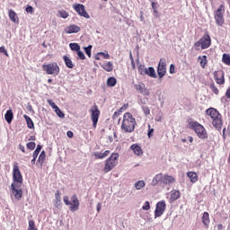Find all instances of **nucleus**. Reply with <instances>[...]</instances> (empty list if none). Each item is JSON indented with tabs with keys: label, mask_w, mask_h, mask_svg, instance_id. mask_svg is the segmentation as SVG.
Wrapping results in <instances>:
<instances>
[{
	"label": "nucleus",
	"mask_w": 230,
	"mask_h": 230,
	"mask_svg": "<svg viewBox=\"0 0 230 230\" xmlns=\"http://www.w3.org/2000/svg\"><path fill=\"white\" fill-rule=\"evenodd\" d=\"M206 114L211 118L212 127L220 132L224 127V119H222V114H220V111L215 108H208L206 111Z\"/></svg>",
	"instance_id": "1"
},
{
	"label": "nucleus",
	"mask_w": 230,
	"mask_h": 230,
	"mask_svg": "<svg viewBox=\"0 0 230 230\" xmlns=\"http://www.w3.org/2000/svg\"><path fill=\"white\" fill-rule=\"evenodd\" d=\"M206 114L211 118L212 127L220 132L224 127V119H222V114H220V111L215 108H208L206 111Z\"/></svg>",
	"instance_id": "2"
},
{
	"label": "nucleus",
	"mask_w": 230,
	"mask_h": 230,
	"mask_svg": "<svg viewBox=\"0 0 230 230\" xmlns=\"http://www.w3.org/2000/svg\"><path fill=\"white\" fill-rule=\"evenodd\" d=\"M136 125H137V123L136 122V119L132 116V113H124L123 120L120 126L121 130L128 134H131V132H134V130H136Z\"/></svg>",
	"instance_id": "3"
},
{
	"label": "nucleus",
	"mask_w": 230,
	"mask_h": 230,
	"mask_svg": "<svg viewBox=\"0 0 230 230\" xmlns=\"http://www.w3.org/2000/svg\"><path fill=\"white\" fill-rule=\"evenodd\" d=\"M189 128L193 130L199 139H208V130L197 120L189 121Z\"/></svg>",
	"instance_id": "4"
},
{
	"label": "nucleus",
	"mask_w": 230,
	"mask_h": 230,
	"mask_svg": "<svg viewBox=\"0 0 230 230\" xmlns=\"http://www.w3.org/2000/svg\"><path fill=\"white\" fill-rule=\"evenodd\" d=\"M159 182L160 184L170 186V184H173L175 182V177L160 172L153 178L152 184L153 186H156Z\"/></svg>",
	"instance_id": "5"
},
{
	"label": "nucleus",
	"mask_w": 230,
	"mask_h": 230,
	"mask_svg": "<svg viewBox=\"0 0 230 230\" xmlns=\"http://www.w3.org/2000/svg\"><path fill=\"white\" fill-rule=\"evenodd\" d=\"M118 161H119V154L112 153L111 157L105 160L104 173H109V172L114 170L118 166Z\"/></svg>",
	"instance_id": "6"
},
{
	"label": "nucleus",
	"mask_w": 230,
	"mask_h": 230,
	"mask_svg": "<svg viewBox=\"0 0 230 230\" xmlns=\"http://www.w3.org/2000/svg\"><path fill=\"white\" fill-rule=\"evenodd\" d=\"M226 13V5L224 4H220L216 11H214V19L217 26H224L226 19H224V14Z\"/></svg>",
	"instance_id": "7"
},
{
	"label": "nucleus",
	"mask_w": 230,
	"mask_h": 230,
	"mask_svg": "<svg viewBox=\"0 0 230 230\" xmlns=\"http://www.w3.org/2000/svg\"><path fill=\"white\" fill-rule=\"evenodd\" d=\"M42 69L47 75H52L53 76H58L60 75V66H58L57 62L42 65Z\"/></svg>",
	"instance_id": "8"
},
{
	"label": "nucleus",
	"mask_w": 230,
	"mask_h": 230,
	"mask_svg": "<svg viewBox=\"0 0 230 230\" xmlns=\"http://www.w3.org/2000/svg\"><path fill=\"white\" fill-rule=\"evenodd\" d=\"M211 46V37L209 34H205L199 40L194 43V48L196 50H199V48L201 47V49H208Z\"/></svg>",
	"instance_id": "9"
},
{
	"label": "nucleus",
	"mask_w": 230,
	"mask_h": 230,
	"mask_svg": "<svg viewBox=\"0 0 230 230\" xmlns=\"http://www.w3.org/2000/svg\"><path fill=\"white\" fill-rule=\"evenodd\" d=\"M63 200L66 206H70V211H78V208H80V201L78 200V197H76V194L71 197L72 202L69 201V197L67 196H65L63 198Z\"/></svg>",
	"instance_id": "10"
},
{
	"label": "nucleus",
	"mask_w": 230,
	"mask_h": 230,
	"mask_svg": "<svg viewBox=\"0 0 230 230\" xmlns=\"http://www.w3.org/2000/svg\"><path fill=\"white\" fill-rule=\"evenodd\" d=\"M13 182L16 183V188H21L22 186V174L21 173V170H19V165L17 164H13Z\"/></svg>",
	"instance_id": "11"
},
{
	"label": "nucleus",
	"mask_w": 230,
	"mask_h": 230,
	"mask_svg": "<svg viewBox=\"0 0 230 230\" xmlns=\"http://www.w3.org/2000/svg\"><path fill=\"white\" fill-rule=\"evenodd\" d=\"M164 211H166V201H158L155 209V218L163 217V215H164Z\"/></svg>",
	"instance_id": "12"
},
{
	"label": "nucleus",
	"mask_w": 230,
	"mask_h": 230,
	"mask_svg": "<svg viewBox=\"0 0 230 230\" xmlns=\"http://www.w3.org/2000/svg\"><path fill=\"white\" fill-rule=\"evenodd\" d=\"M138 73L139 75L147 76H150L151 78H155V69L154 67L150 66L148 68H146L145 65H139L138 66Z\"/></svg>",
	"instance_id": "13"
},
{
	"label": "nucleus",
	"mask_w": 230,
	"mask_h": 230,
	"mask_svg": "<svg viewBox=\"0 0 230 230\" xmlns=\"http://www.w3.org/2000/svg\"><path fill=\"white\" fill-rule=\"evenodd\" d=\"M90 112L93 127V128H96V126L98 125V119H100V110L98 109V106L96 104L93 105V107L90 110Z\"/></svg>",
	"instance_id": "14"
},
{
	"label": "nucleus",
	"mask_w": 230,
	"mask_h": 230,
	"mask_svg": "<svg viewBox=\"0 0 230 230\" xmlns=\"http://www.w3.org/2000/svg\"><path fill=\"white\" fill-rule=\"evenodd\" d=\"M226 74L223 70H217L214 72V79L217 85H224L226 84Z\"/></svg>",
	"instance_id": "15"
},
{
	"label": "nucleus",
	"mask_w": 230,
	"mask_h": 230,
	"mask_svg": "<svg viewBox=\"0 0 230 230\" xmlns=\"http://www.w3.org/2000/svg\"><path fill=\"white\" fill-rule=\"evenodd\" d=\"M157 74L159 78H163L164 75H166V60L160 59V62L157 67Z\"/></svg>",
	"instance_id": "16"
},
{
	"label": "nucleus",
	"mask_w": 230,
	"mask_h": 230,
	"mask_svg": "<svg viewBox=\"0 0 230 230\" xmlns=\"http://www.w3.org/2000/svg\"><path fill=\"white\" fill-rule=\"evenodd\" d=\"M74 10L79 13L82 17H85V19H89V14L87 11H85V6L82 4H77L74 5Z\"/></svg>",
	"instance_id": "17"
},
{
	"label": "nucleus",
	"mask_w": 230,
	"mask_h": 230,
	"mask_svg": "<svg viewBox=\"0 0 230 230\" xmlns=\"http://www.w3.org/2000/svg\"><path fill=\"white\" fill-rule=\"evenodd\" d=\"M17 185H15V183H12L11 184V191L13 193V195H14V199L16 200H21V199H22V190H18L16 189Z\"/></svg>",
	"instance_id": "18"
},
{
	"label": "nucleus",
	"mask_w": 230,
	"mask_h": 230,
	"mask_svg": "<svg viewBox=\"0 0 230 230\" xmlns=\"http://www.w3.org/2000/svg\"><path fill=\"white\" fill-rule=\"evenodd\" d=\"M137 91H139L140 94H143V96H150V90L147 89V87L143 83H139L136 85Z\"/></svg>",
	"instance_id": "19"
},
{
	"label": "nucleus",
	"mask_w": 230,
	"mask_h": 230,
	"mask_svg": "<svg viewBox=\"0 0 230 230\" xmlns=\"http://www.w3.org/2000/svg\"><path fill=\"white\" fill-rule=\"evenodd\" d=\"M80 26L76 25V24H72V25H69L68 27H66L65 29V31L68 34H71V33H78V31H80Z\"/></svg>",
	"instance_id": "20"
},
{
	"label": "nucleus",
	"mask_w": 230,
	"mask_h": 230,
	"mask_svg": "<svg viewBox=\"0 0 230 230\" xmlns=\"http://www.w3.org/2000/svg\"><path fill=\"white\" fill-rule=\"evenodd\" d=\"M130 150H132V152H133V154H135V155H138V156L143 155V149L137 144L131 145Z\"/></svg>",
	"instance_id": "21"
},
{
	"label": "nucleus",
	"mask_w": 230,
	"mask_h": 230,
	"mask_svg": "<svg viewBox=\"0 0 230 230\" xmlns=\"http://www.w3.org/2000/svg\"><path fill=\"white\" fill-rule=\"evenodd\" d=\"M201 222L207 229H208V227H209V224H211V219H209L208 212L203 213L202 217H201Z\"/></svg>",
	"instance_id": "22"
},
{
	"label": "nucleus",
	"mask_w": 230,
	"mask_h": 230,
	"mask_svg": "<svg viewBox=\"0 0 230 230\" xmlns=\"http://www.w3.org/2000/svg\"><path fill=\"white\" fill-rule=\"evenodd\" d=\"M101 66L102 69H104V71H107V73H112L114 69V65L111 61L102 64Z\"/></svg>",
	"instance_id": "23"
},
{
	"label": "nucleus",
	"mask_w": 230,
	"mask_h": 230,
	"mask_svg": "<svg viewBox=\"0 0 230 230\" xmlns=\"http://www.w3.org/2000/svg\"><path fill=\"white\" fill-rule=\"evenodd\" d=\"M178 199H181V191L179 190H172L170 195V201L175 202V200H178Z\"/></svg>",
	"instance_id": "24"
},
{
	"label": "nucleus",
	"mask_w": 230,
	"mask_h": 230,
	"mask_svg": "<svg viewBox=\"0 0 230 230\" xmlns=\"http://www.w3.org/2000/svg\"><path fill=\"white\" fill-rule=\"evenodd\" d=\"M187 177H189V179H190V182H192V184H195V182H197L199 181V175L195 172H188Z\"/></svg>",
	"instance_id": "25"
},
{
	"label": "nucleus",
	"mask_w": 230,
	"mask_h": 230,
	"mask_svg": "<svg viewBox=\"0 0 230 230\" xmlns=\"http://www.w3.org/2000/svg\"><path fill=\"white\" fill-rule=\"evenodd\" d=\"M109 154H111V151L106 150L103 153L95 152V153H93V155H94L95 159H104V157H107L109 155Z\"/></svg>",
	"instance_id": "26"
},
{
	"label": "nucleus",
	"mask_w": 230,
	"mask_h": 230,
	"mask_svg": "<svg viewBox=\"0 0 230 230\" xmlns=\"http://www.w3.org/2000/svg\"><path fill=\"white\" fill-rule=\"evenodd\" d=\"M5 121L10 125L13 119V111L12 110H8L4 115Z\"/></svg>",
	"instance_id": "27"
},
{
	"label": "nucleus",
	"mask_w": 230,
	"mask_h": 230,
	"mask_svg": "<svg viewBox=\"0 0 230 230\" xmlns=\"http://www.w3.org/2000/svg\"><path fill=\"white\" fill-rule=\"evenodd\" d=\"M63 60L68 69H73V67H75V65L73 64V61L71 60V58H69V57L64 56Z\"/></svg>",
	"instance_id": "28"
},
{
	"label": "nucleus",
	"mask_w": 230,
	"mask_h": 230,
	"mask_svg": "<svg viewBox=\"0 0 230 230\" xmlns=\"http://www.w3.org/2000/svg\"><path fill=\"white\" fill-rule=\"evenodd\" d=\"M23 118L27 123L28 128H35V124L33 123V120L31 119V118H30V116L23 115Z\"/></svg>",
	"instance_id": "29"
},
{
	"label": "nucleus",
	"mask_w": 230,
	"mask_h": 230,
	"mask_svg": "<svg viewBox=\"0 0 230 230\" xmlns=\"http://www.w3.org/2000/svg\"><path fill=\"white\" fill-rule=\"evenodd\" d=\"M199 64L202 69H206V66H208V56L199 57Z\"/></svg>",
	"instance_id": "30"
},
{
	"label": "nucleus",
	"mask_w": 230,
	"mask_h": 230,
	"mask_svg": "<svg viewBox=\"0 0 230 230\" xmlns=\"http://www.w3.org/2000/svg\"><path fill=\"white\" fill-rule=\"evenodd\" d=\"M151 6L153 8L155 17H159V11H157V8H159V4L157 2H152Z\"/></svg>",
	"instance_id": "31"
},
{
	"label": "nucleus",
	"mask_w": 230,
	"mask_h": 230,
	"mask_svg": "<svg viewBox=\"0 0 230 230\" xmlns=\"http://www.w3.org/2000/svg\"><path fill=\"white\" fill-rule=\"evenodd\" d=\"M9 19H11L13 22H17V21H19V17L13 10H9Z\"/></svg>",
	"instance_id": "32"
},
{
	"label": "nucleus",
	"mask_w": 230,
	"mask_h": 230,
	"mask_svg": "<svg viewBox=\"0 0 230 230\" xmlns=\"http://www.w3.org/2000/svg\"><path fill=\"white\" fill-rule=\"evenodd\" d=\"M44 161H46V152L42 151L38 158V163H40V166H43Z\"/></svg>",
	"instance_id": "33"
},
{
	"label": "nucleus",
	"mask_w": 230,
	"mask_h": 230,
	"mask_svg": "<svg viewBox=\"0 0 230 230\" xmlns=\"http://www.w3.org/2000/svg\"><path fill=\"white\" fill-rule=\"evenodd\" d=\"M117 82L118 81L115 79V77H110L107 79V85L108 87H114Z\"/></svg>",
	"instance_id": "34"
},
{
	"label": "nucleus",
	"mask_w": 230,
	"mask_h": 230,
	"mask_svg": "<svg viewBox=\"0 0 230 230\" xmlns=\"http://www.w3.org/2000/svg\"><path fill=\"white\" fill-rule=\"evenodd\" d=\"M58 13L61 19H67V17H69V13H67L66 10H59Z\"/></svg>",
	"instance_id": "35"
},
{
	"label": "nucleus",
	"mask_w": 230,
	"mask_h": 230,
	"mask_svg": "<svg viewBox=\"0 0 230 230\" xmlns=\"http://www.w3.org/2000/svg\"><path fill=\"white\" fill-rule=\"evenodd\" d=\"M209 87H210L212 93H214V94H216L217 96H218V94H220V91L218 90L217 85H215V83L210 84Z\"/></svg>",
	"instance_id": "36"
},
{
	"label": "nucleus",
	"mask_w": 230,
	"mask_h": 230,
	"mask_svg": "<svg viewBox=\"0 0 230 230\" xmlns=\"http://www.w3.org/2000/svg\"><path fill=\"white\" fill-rule=\"evenodd\" d=\"M222 62H224L226 66H230V55L223 54Z\"/></svg>",
	"instance_id": "37"
},
{
	"label": "nucleus",
	"mask_w": 230,
	"mask_h": 230,
	"mask_svg": "<svg viewBox=\"0 0 230 230\" xmlns=\"http://www.w3.org/2000/svg\"><path fill=\"white\" fill-rule=\"evenodd\" d=\"M40 150H42V146L38 145L37 148L32 154V157H34V159H37V157H39V154H40Z\"/></svg>",
	"instance_id": "38"
},
{
	"label": "nucleus",
	"mask_w": 230,
	"mask_h": 230,
	"mask_svg": "<svg viewBox=\"0 0 230 230\" xmlns=\"http://www.w3.org/2000/svg\"><path fill=\"white\" fill-rule=\"evenodd\" d=\"M27 230H39V228L35 226V221H33V219L29 220V226Z\"/></svg>",
	"instance_id": "39"
},
{
	"label": "nucleus",
	"mask_w": 230,
	"mask_h": 230,
	"mask_svg": "<svg viewBox=\"0 0 230 230\" xmlns=\"http://www.w3.org/2000/svg\"><path fill=\"white\" fill-rule=\"evenodd\" d=\"M69 48L72 49V51H80V45H78V43H70Z\"/></svg>",
	"instance_id": "40"
},
{
	"label": "nucleus",
	"mask_w": 230,
	"mask_h": 230,
	"mask_svg": "<svg viewBox=\"0 0 230 230\" xmlns=\"http://www.w3.org/2000/svg\"><path fill=\"white\" fill-rule=\"evenodd\" d=\"M136 190H141L142 188H145V181H138L137 183H135Z\"/></svg>",
	"instance_id": "41"
},
{
	"label": "nucleus",
	"mask_w": 230,
	"mask_h": 230,
	"mask_svg": "<svg viewBox=\"0 0 230 230\" xmlns=\"http://www.w3.org/2000/svg\"><path fill=\"white\" fill-rule=\"evenodd\" d=\"M55 112L58 116V118H66V115L64 114V112H62V110L60 108L56 109Z\"/></svg>",
	"instance_id": "42"
},
{
	"label": "nucleus",
	"mask_w": 230,
	"mask_h": 230,
	"mask_svg": "<svg viewBox=\"0 0 230 230\" xmlns=\"http://www.w3.org/2000/svg\"><path fill=\"white\" fill-rule=\"evenodd\" d=\"M93 49V45H89L88 47L84 48V51L87 55V57H89V58H91V50Z\"/></svg>",
	"instance_id": "43"
},
{
	"label": "nucleus",
	"mask_w": 230,
	"mask_h": 230,
	"mask_svg": "<svg viewBox=\"0 0 230 230\" xmlns=\"http://www.w3.org/2000/svg\"><path fill=\"white\" fill-rule=\"evenodd\" d=\"M49 105H50V107H52V109H54L56 111V109L58 108V105H56L55 102H53L51 99L47 100Z\"/></svg>",
	"instance_id": "44"
},
{
	"label": "nucleus",
	"mask_w": 230,
	"mask_h": 230,
	"mask_svg": "<svg viewBox=\"0 0 230 230\" xmlns=\"http://www.w3.org/2000/svg\"><path fill=\"white\" fill-rule=\"evenodd\" d=\"M142 209L144 211H150V202L149 201H146L144 206L142 207Z\"/></svg>",
	"instance_id": "45"
},
{
	"label": "nucleus",
	"mask_w": 230,
	"mask_h": 230,
	"mask_svg": "<svg viewBox=\"0 0 230 230\" xmlns=\"http://www.w3.org/2000/svg\"><path fill=\"white\" fill-rule=\"evenodd\" d=\"M35 146H36L35 142H29V143L27 144V148H28L29 150H35Z\"/></svg>",
	"instance_id": "46"
},
{
	"label": "nucleus",
	"mask_w": 230,
	"mask_h": 230,
	"mask_svg": "<svg viewBox=\"0 0 230 230\" xmlns=\"http://www.w3.org/2000/svg\"><path fill=\"white\" fill-rule=\"evenodd\" d=\"M119 116H121V111L119 110H118L117 111H115L112 115V119H118L119 118Z\"/></svg>",
	"instance_id": "47"
},
{
	"label": "nucleus",
	"mask_w": 230,
	"mask_h": 230,
	"mask_svg": "<svg viewBox=\"0 0 230 230\" xmlns=\"http://www.w3.org/2000/svg\"><path fill=\"white\" fill-rule=\"evenodd\" d=\"M143 112L146 116L150 115V108H148L147 106H143L142 107Z\"/></svg>",
	"instance_id": "48"
},
{
	"label": "nucleus",
	"mask_w": 230,
	"mask_h": 230,
	"mask_svg": "<svg viewBox=\"0 0 230 230\" xmlns=\"http://www.w3.org/2000/svg\"><path fill=\"white\" fill-rule=\"evenodd\" d=\"M55 198H56V204H60V191L57 190L55 194Z\"/></svg>",
	"instance_id": "49"
},
{
	"label": "nucleus",
	"mask_w": 230,
	"mask_h": 230,
	"mask_svg": "<svg viewBox=\"0 0 230 230\" xmlns=\"http://www.w3.org/2000/svg\"><path fill=\"white\" fill-rule=\"evenodd\" d=\"M77 57H79L81 60H85V55L80 49L77 51Z\"/></svg>",
	"instance_id": "50"
},
{
	"label": "nucleus",
	"mask_w": 230,
	"mask_h": 230,
	"mask_svg": "<svg viewBox=\"0 0 230 230\" xmlns=\"http://www.w3.org/2000/svg\"><path fill=\"white\" fill-rule=\"evenodd\" d=\"M98 55H102L103 58H106L107 60L111 58V55H109V53L99 52Z\"/></svg>",
	"instance_id": "51"
},
{
	"label": "nucleus",
	"mask_w": 230,
	"mask_h": 230,
	"mask_svg": "<svg viewBox=\"0 0 230 230\" xmlns=\"http://www.w3.org/2000/svg\"><path fill=\"white\" fill-rule=\"evenodd\" d=\"M148 137H152L154 136V128H150V125H148V133H147Z\"/></svg>",
	"instance_id": "52"
},
{
	"label": "nucleus",
	"mask_w": 230,
	"mask_h": 230,
	"mask_svg": "<svg viewBox=\"0 0 230 230\" xmlns=\"http://www.w3.org/2000/svg\"><path fill=\"white\" fill-rule=\"evenodd\" d=\"M25 10L27 13H33V7L31 5H28Z\"/></svg>",
	"instance_id": "53"
},
{
	"label": "nucleus",
	"mask_w": 230,
	"mask_h": 230,
	"mask_svg": "<svg viewBox=\"0 0 230 230\" xmlns=\"http://www.w3.org/2000/svg\"><path fill=\"white\" fill-rule=\"evenodd\" d=\"M0 53H4L5 57H8V51L6 49H4V47H0Z\"/></svg>",
	"instance_id": "54"
},
{
	"label": "nucleus",
	"mask_w": 230,
	"mask_h": 230,
	"mask_svg": "<svg viewBox=\"0 0 230 230\" xmlns=\"http://www.w3.org/2000/svg\"><path fill=\"white\" fill-rule=\"evenodd\" d=\"M169 72L171 75H173V73H175V66L173 64L170 66Z\"/></svg>",
	"instance_id": "55"
},
{
	"label": "nucleus",
	"mask_w": 230,
	"mask_h": 230,
	"mask_svg": "<svg viewBox=\"0 0 230 230\" xmlns=\"http://www.w3.org/2000/svg\"><path fill=\"white\" fill-rule=\"evenodd\" d=\"M128 109V103H126L120 109H119V111L123 112L124 111H127Z\"/></svg>",
	"instance_id": "56"
},
{
	"label": "nucleus",
	"mask_w": 230,
	"mask_h": 230,
	"mask_svg": "<svg viewBox=\"0 0 230 230\" xmlns=\"http://www.w3.org/2000/svg\"><path fill=\"white\" fill-rule=\"evenodd\" d=\"M226 132H227V129L226 128H223V132H222V136H223V139L226 141V139H227V135L226 134Z\"/></svg>",
	"instance_id": "57"
},
{
	"label": "nucleus",
	"mask_w": 230,
	"mask_h": 230,
	"mask_svg": "<svg viewBox=\"0 0 230 230\" xmlns=\"http://www.w3.org/2000/svg\"><path fill=\"white\" fill-rule=\"evenodd\" d=\"M19 149H20L21 152H22L23 154H26V149H25L24 146L19 145Z\"/></svg>",
	"instance_id": "58"
},
{
	"label": "nucleus",
	"mask_w": 230,
	"mask_h": 230,
	"mask_svg": "<svg viewBox=\"0 0 230 230\" xmlns=\"http://www.w3.org/2000/svg\"><path fill=\"white\" fill-rule=\"evenodd\" d=\"M96 209H97L98 213H100V211L102 210V203L97 204Z\"/></svg>",
	"instance_id": "59"
},
{
	"label": "nucleus",
	"mask_w": 230,
	"mask_h": 230,
	"mask_svg": "<svg viewBox=\"0 0 230 230\" xmlns=\"http://www.w3.org/2000/svg\"><path fill=\"white\" fill-rule=\"evenodd\" d=\"M66 136H67V137H70V138L73 137V136H74L73 131H67Z\"/></svg>",
	"instance_id": "60"
},
{
	"label": "nucleus",
	"mask_w": 230,
	"mask_h": 230,
	"mask_svg": "<svg viewBox=\"0 0 230 230\" xmlns=\"http://www.w3.org/2000/svg\"><path fill=\"white\" fill-rule=\"evenodd\" d=\"M226 97L230 98V87L226 92Z\"/></svg>",
	"instance_id": "61"
},
{
	"label": "nucleus",
	"mask_w": 230,
	"mask_h": 230,
	"mask_svg": "<svg viewBox=\"0 0 230 230\" xmlns=\"http://www.w3.org/2000/svg\"><path fill=\"white\" fill-rule=\"evenodd\" d=\"M131 65L133 69H136V63H134V58H131Z\"/></svg>",
	"instance_id": "62"
},
{
	"label": "nucleus",
	"mask_w": 230,
	"mask_h": 230,
	"mask_svg": "<svg viewBox=\"0 0 230 230\" xmlns=\"http://www.w3.org/2000/svg\"><path fill=\"white\" fill-rule=\"evenodd\" d=\"M217 229L218 230L224 229V226L222 224L217 225Z\"/></svg>",
	"instance_id": "63"
},
{
	"label": "nucleus",
	"mask_w": 230,
	"mask_h": 230,
	"mask_svg": "<svg viewBox=\"0 0 230 230\" xmlns=\"http://www.w3.org/2000/svg\"><path fill=\"white\" fill-rule=\"evenodd\" d=\"M36 137L35 136H31L29 141H35Z\"/></svg>",
	"instance_id": "64"
}]
</instances>
